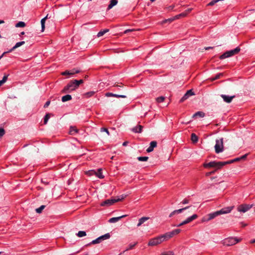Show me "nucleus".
<instances>
[{
	"label": "nucleus",
	"mask_w": 255,
	"mask_h": 255,
	"mask_svg": "<svg viewBox=\"0 0 255 255\" xmlns=\"http://www.w3.org/2000/svg\"><path fill=\"white\" fill-rule=\"evenodd\" d=\"M233 208H234L233 206L227 207L222 208L220 210L209 214L207 216L204 217L202 218V222H208L209 221L214 219L215 217H216L220 215L229 213L233 210Z\"/></svg>",
	"instance_id": "f257e3e1"
},
{
	"label": "nucleus",
	"mask_w": 255,
	"mask_h": 255,
	"mask_svg": "<svg viewBox=\"0 0 255 255\" xmlns=\"http://www.w3.org/2000/svg\"><path fill=\"white\" fill-rule=\"evenodd\" d=\"M241 241V239L237 237H229L225 239L222 241L223 245L226 246H231L236 244Z\"/></svg>",
	"instance_id": "f03ea898"
},
{
	"label": "nucleus",
	"mask_w": 255,
	"mask_h": 255,
	"mask_svg": "<svg viewBox=\"0 0 255 255\" xmlns=\"http://www.w3.org/2000/svg\"><path fill=\"white\" fill-rule=\"evenodd\" d=\"M240 48L239 47H236L235 49L226 51L222 55H221L219 58L220 59H224L233 56L234 55L238 54L240 51Z\"/></svg>",
	"instance_id": "7ed1b4c3"
},
{
	"label": "nucleus",
	"mask_w": 255,
	"mask_h": 255,
	"mask_svg": "<svg viewBox=\"0 0 255 255\" xmlns=\"http://www.w3.org/2000/svg\"><path fill=\"white\" fill-rule=\"evenodd\" d=\"M78 88V85L76 83H75L74 80H73L64 88L62 90V92L65 93H70L77 89Z\"/></svg>",
	"instance_id": "20e7f679"
},
{
	"label": "nucleus",
	"mask_w": 255,
	"mask_h": 255,
	"mask_svg": "<svg viewBox=\"0 0 255 255\" xmlns=\"http://www.w3.org/2000/svg\"><path fill=\"white\" fill-rule=\"evenodd\" d=\"M215 152L217 153H219L223 151V138H221L219 139L216 140V144L215 145Z\"/></svg>",
	"instance_id": "39448f33"
},
{
	"label": "nucleus",
	"mask_w": 255,
	"mask_h": 255,
	"mask_svg": "<svg viewBox=\"0 0 255 255\" xmlns=\"http://www.w3.org/2000/svg\"><path fill=\"white\" fill-rule=\"evenodd\" d=\"M203 166L205 168L214 167L218 169L221 168L220 161H213L209 163H205L203 164Z\"/></svg>",
	"instance_id": "423d86ee"
},
{
	"label": "nucleus",
	"mask_w": 255,
	"mask_h": 255,
	"mask_svg": "<svg viewBox=\"0 0 255 255\" xmlns=\"http://www.w3.org/2000/svg\"><path fill=\"white\" fill-rule=\"evenodd\" d=\"M110 237H111L110 234L109 233H107L104 235H102V236L98 237L96 239L92 241L91 242V244H99L101 242H102V241H103L104 240L109 239L110 238Z\"/></svg>",
	"instance_id": "0eeeda50"
},
{
	"label": "nucleus",
	"mask_w": 255,
	"mask_h": 255,
	"mask_svg": "<svg viewBox=\"0 0 255 255\" xmlns=\"http://www.w3.org/2000/svg\"><path fill=\"white\" fill-rule=\"evenodd\" d=\"M160 236L157 237L156 238H154L153 239H151L148 243V245L149 246H155L158 244H161L163 242L162 239H161Z\"/></svg>",
	"instance_id": "6e6552de"
},
{
	"label": "nucleus",
	"mask_w": 255,
	"mask_h": 255,
	"mask_svg": "<svg viewBox=\"0 0 255 255\" xmlns=\"http://www.w3.org/2000/svg\"><path fill=\"white\" fill-rule=\"evenodd\" d=\"M198 217V216L196 214H193L191 216H190L188 217L185 220L180 223L179 224H178L177 225H175V226H176L177 227H179L182 225L187 224L188 223H190L194 220H195Z\"/></svg>",
	"instance_id": "1a4fd4ad"
},
{
	"label": "nucleus",
	"mask_w": 255,
	"mask_h": 255,
	"mask_svg": "<svg viewBox=\"0 0 255 255\" xmlns=\"http://www.w3.org/2000/svg\"><path fill=\"white\" fill-rule=\"evenodd\" d=\"M252 206V205L242 204L238 206L237 210L240 212L245 213L249 210Z\"/></svg>",
	"instance_id": "9d476101"
},
{
	"label": "nucleus",
	"mask_w": 255,
	"mask_h": 255,
	"mask_svg": "<svg viewBox=\"0 0 255 255\" xmlns=\"http://www.w3.org/2000/svg\"><path fill=\"white\" fill-rule=\"evenodd\" d=\"M117 202L115 198L107 199L101 203L102 206H109L113 205L114 203Z\"/></svg>",
	"instance_id": "9b49d317"
},
{
	"label": "nucleus",
	"mask_w": 255,
	"mask_h": 255,
	"mask_svg": "<svg viewBox=\"0 0 255 255\" xmlns=\"http://www.w3.org/2000/svg\"><path fill=\"white\" fill-rule=\"evenodd\" d=\"M221 97L223 98L224 102L227 103H230L233 99L235 97V96H230L226 95H221Z\"/></svg>",
	"instance_id": "f8f14e48"
},
{
	"label": "nucleus",
	"mask_w": 255,
	"mask_h": 255,
	"mask_svg": "<svg viewBox=\"0 0 255 255\" xmlns=\"http://www.w3.org/2000/svg\"><path fill=\"white\" fill-rule=\"evenodd\" d=\"M189 207H190V206H187V207L182 208V209H180L178 210H175L173 211V212H172L170 214V215H169V217L170 218H171V217H173L174 215H175V214L181 213L183 211L188 209Z\"/></svg>",
	"instance_id": "ddd939ff"
},
{
	"label": "nucleus",
	"mask_w": 255,
	"mask_h": 255,
	"mask_svg": "<svg viewBox=\"0 0 255 255\" xmlns=\"http://www.w3.org/2000/svg\"><path fill=\"white\" fill-rule=\"evenodd\" d=\"M161 239H162V241L164 242V241L168 240V239H170L173 237L172 233L171 232H169L167 233H166L165 234L161 235Z\"/></svg>",
	"instance_id": "4468645a"
},
{
	"label": "nucleus",
	"mask_w": 255,
	"mask_h": 255,
	"mask_svg": "<svg viewBox=\"0 0 255 255\" xmlns=\"http://www.w3.org/2000/svg\"><path fill=\"white\" fill-rule=\"evenodd\" d=\"M157 146V142L156 141H152L150 143L149 146L147 148L146 151L150 152L153 150L154 147Z\"/></svg>",
	"instance_id": "2eb2a0df"
},
{
	"label": "nucleus",
	"mask_w": 255,
	"mask_h": 255,
	"mask_svg": "<svg viewBox=\"0 0 255 255\" xmlns=\"http://www.w3.org/2000/svg\"><path fill=\"white\" fill-rule=\"evenodd\" d=\"M127 215H124L120 217H113L109 219V222L111 223H114L116 222H118L120 220H121L122 218H123L124 217H127Z\"/></svg>",
	"instance_id": "dca6fc26"
},
{
	"label": "nucleus",
	"mask_w": 255,
	"mask_h": 255,
	"mask_svg": "<svg viewBox=\"0 0 255 255\" xmlns=\"http://www.w3.org/2000/svg\"><path fill=\"white\" fill-rule=\"evenodd\" d=\"M25 43V41H20V42H17L15 45L12 48H11L9 50H8V51H6V52H12V51H13L14 49H15L16 48L22 46V45H23Z\"/></svg>",
	"instance_id": "f3484780"
},
{
	"label": "nucleus",
	"mask_w": 255,
	"mask_h": 255,
	"mask_svg": "<svg viewBox=\"0 0 255 255\" xmlns=\"http://www.w3.org/2000/svg\"><path fill=\"white\" fill-rule=\"evenodd\" d=\"M79 130L74 126H71L69 129V133L71 135H74L78 132Z\"/></svg>",
	"instance_id": "a211bd4d"
},
{
	"label": "nucleus",
	"mask_w": 255,
	"mask_h": 255,
	"mask_svg": "<svg viewBox=\"0 0 255 255\" xmlns=\"http://www.w3.org/2000/svg\"><path fill=\"white\" fill-rule=\"evenodd\" d=\"M142 127L140 125L137 126L131 129V130L135 133H140L141 132Z\"/></svg>",
	"instance_id": "6ab92c4d"
},
{
	"label": "nucleus",
	"mask_w": 255,
	"mask_h": 255,
	"mask_svg": "<svg viewBox=\"0 0 255 255\" xmlns=\"http://www.w3.org/2000/svg\"><path fill=\"white\" fill-rule=\"evenodd\" d=\"M149 219V217H143L140 218L138 220V223L137 224V227H140L142 224H143L145 222L148 220Z\"/></svg>",
	"instance_id": "aec40b11"
},
{
	"label": "nucleus",
	"mask_w": 255,
	"mask_h": 255,
	"mask_svg": "<svg viewBox=\"0 0 255 255\" xmlns=\"http://www.w3.org/2000/svg\"><path fill=\"white\" fill-rule=\"evenodd\" d=\"M95 175L100 179H103L104 178V176L103 175L101 168H99L97 171H96Z\"/></svg>",
	"instance_id": "412c9836"
},
{
	"label": "nucleus",
	"mask_w": 255,
	"mask_h": 255,
	"mask_svg": "<svg viewBox=\"0 0 255 255\" xmlns=\"http://www.w3.org/2000/svg\"><path fill=\"white\" fill-rule=\"evenodd\" d=\"M118 3V0H111L110 3L109 5H108V9H110L112 8L113 6L116 5Z\"/></svg>",
	"instance_id": "4be33fe9"
},
{
	"label": "nucleus",
	"mask_w": 255,
	"mask_h": 255,
	"mask_svg": "<svg viewBox=\"0 0 255 255\" xmlns=\"http://www.w3.org/2000/svg\"><path fill=\"white\" fill-rule=\"evenodd\" d=\"M72 99V97L70 95H66L65 96H64L62 97V101L63 102H65L68 101H70Z\"/></svg>",
	"instance_id": "5701e85b"
},
{
	"label": "nucleus",
	"mask_w": 255,
	"mask_h": 255,
	"mask_svg": "<svg viewBox=\"0 0 255 255\" xmlns=\"http://www.w3.org/2000/svg\"><path fill=\"white\" fill-rule=\"evenodd\" d=\"M204 116H205L204 113H203V112L199 111V112L195 113L193 115V117L194 118V117H199L203 118Z\"/></svg>",
	"instance_id": "b1692460"
},
{
	"label": "nucleus",
	"mask_w": 255,
	"mask_h": 255,
	"mask_svg": "<svg viewBox=\"0 0 255 255\" xmlns=\"http://www.w3.org/2000/svg\"><path fill=\"white\" fill-rule=\"evenodd\" d=\"M109 31V29H105L103 30H101L100 31H99L98 34H97V36L98 37H100L102 36H103L104 34H105L106 33L108 32Z\"/></svg>",
	"instance_id": "393cba45"
},
{
	"label": "nucleus",
	"mask_w": 255,
	"mask_h": 255,
	"mask_svg": "<svg viewBox=\"0 0 255 255\" xmlns=\"http://www.w3.org/2000/svg\"><path fill=\"white\" fill-rule=\"evenodd\" d=\"M47 16L48 15H46L45 17L43 18L41 20V29H42V31L44 30V29L45 28V22L46 19L47 18Z\"/></svg>",
	"instance_id": "a878e982"
},
{
	"label": "nucleus",
	"mask_w": 255,
	"mask_h": 255,
	"mask_svg": "<svg viewBox=\"0 0 255 255\" xmlns=\"http://www.w3.org/2000/svg\"><path fill=\"white\" fill-rule=\"evenodd\" d=\"M95 92L94 91L88 92L84 94V96L86 98H89L93 96L95 94Z\"/></svg>",
	"instance_id": "bb28decb"
},
{
	"label": "nucleus",
	"mask_w": 255,
	"mask_h": 255,
	"mask_svg": "<svg viewBox=\"0 0 255 255\" xmlns=\"http://www.w3.org/2000/svg\"><path fill=\"white\" fill-rule=\"evenodd\" d=\"M126 196H127L126 195L123 194L117 197L116 198H115L116 202L122 201V200L124 199L126 197Z\"/></svg>",
	"instance_id": "cd10ccee"
},
{
	"label": "nucleus",
	"mask_w": 255,
	"mask_h": 255,
	"mask_svg": "<svg viewBox=\"0 0 255 255\" xmlns=\"http://www.w3.org/2000/svg\"><path fill=\"white\" fill-rule=\"evenodd\" d=\"M233 162H234V160H232L227 161H220L221 168L227 164L232 163Z\"/></svg>",
	"instance_id": "c85d7f7f"
},
{
	"label": "nucleus",
	"mask_w": 255,
	"mask_h": 255,
	"mask_svg": "<svg viewBox=\"0 0 255 255\" xmlns=\"http://www.w3.org/2000/svg\"><path fill=\"white\" fill-rule=\"evenodd\" d=\"M198 138L195 133H192L191 140L193 142H196L198 141Z\"/></svg>",
	"instance_id": "c756f323"
},
{
	"label": "nucleus",
	"mask_w": 255,
	"mask_h": 255,
	"mask_svg": "<svg viewBox=\"0 0 255 255\" xmlns=\"http://www.w3.org/2000/svg\"><path fill=\"white\" fill-rule=\"evenodd\" d=\"M77 235L80 238L85 237L86 236V233L85 231H80L78 232V233L77 234Z\"/></svg>",
	"instance_id": "7c9ffc66"
},
{
	"label": "nucleus",
	"mask_w": 255,
	"mask_h": 255,
	"mask_svg": "<svg viewBox=\"0 0 255 255\" xmlns=\"http://www.w3.org/2000/svg\"><path fill=\"white\" fill-rule=\"evenodd\" d=\"M25 26V22H24L23 21H19L15 25V26L16 27H23Z\"/></svg>",
	"instance_id": "2f4dec72"
},
{
	"label": "nucleus",
	"mask_w": 255,
	"mask_h": 255,
	"mask_svg": "<svg viewBox=\"0 0 255 255\" xmlns=\"http://www.w3.org/2000/svg\"><path fill=\"white\" fill-rule=\"evenodd\" d=\"M137 244V243H135L134 244H130L128 245V248L124 252H125L126 251H128V250H131L133 248V247Z\"/></svg>",
	"instance_id": "473e14b6"
},
{
	"label": "nucleus",
	"mask_w": 255,
	"mask_h": 255,
	"mask_svg": "<svg viewBox=\"0 0 255 255\" xmlns=\"http://www.w3.org/2000/svg\"><path fill=\"white\" fill-rule=\"evenodd\" d=\"M45 205H41L40 207L36 209V212L37 213H41L42 210L45 208Z\"/></svg>",
	"instance_id": "72a5a7b5"
},
{
	"label": "nucleus",
	"mask_w": 255,
	"mask_h": 255,
	"mask_svg": "<svg viewBox=\"0 0 255 255\" xmlns=\"http://www.w3.org/2000/svg\"><path fill=\"white\" fill-rule=\"evenodd\" d=\"M8 77V75H4L2 79L1 80H0V86L2 85L3 84H4L7 80Z\"/></svg>",
	"instance_id": "f704fd0d"
},
{
	"label": "nucleus",
	"mask_w": 255,
	"mask_h": 255,
	"mask_svg": "<svg viewBox=\"0 0 255 255\" xmlns=\"http://www.w3.org/2000/svg\"><path fill=\"white\" fill-rule=\"evenodd\" d=\"M148 158L147 156H139L137 157V159L140 161H146Z\"/></svg>",
	"instance_id": "c9c22d12"
},
{
	"label": "nucleus",
	"mask_w": 255,
	"mask_h": 255,
	"mask_svg": "<svg viewBox=\"0 0 255 255\" xmlns=\"http://www.w3.org/2000/svg\"><path fill=\"white\" fill-rule=\"evenodd\" d=\"M181 232V230L179 229H175L172 231L171 232L172 233V236H174L175 235L178 234Z\"/></svg>",
	"instance_id": "e433bc0d"
},
{
	"label": "nucleus",
	"mask_w": 255,
	"mask_h": 255,
	"mask_svg": "<svg viewBox=\"0 0 255 255\" xmlns=\"http://www.w3.org/2000/svg\"><path fill=\"white\" fill-rule=\"evenodd\" d=\"M186 95L189 97H190L191 96H193L194 95V93L193 92L192 90H189L187 91V92L185 93Z\"/></svg>",
	"instance_id": "4c0bfd02"
},
{
	"label": "nucleus",
	"mask_w": 255,
	"mask_h": 255,
	"mask_svg": "<svg viewBox=\"0 0 255 255\" xmlns=\"http://www.w3.org/2000/svg\"><path fill=\"white\" fill-rule=\"evenodd\" d=\"M165 100L164 97L161 96L156 98V100L157 103H161Z\"/></svg>",
	"instance_id": "58836bf2"
},
{
	"label": "nucleus",
	"mask_w": 255,
	"mask_h": 255,
	"mask_svg": "<svg viewBox=\"0 0 255 255\" xmlns=\"http://www.w3.org/2000/svg\"><path fill=\"white\" fill-rule=\"evenodd\" d=\"M86 174L90 176L94 175L96 174V171L94 170H89L86 172Z\"/></svg>",
	"instance_id": "ea45409f"
},
{
	"label": "nucleus",
	"mask_w": 255,
	"mask_h": 255,
	"mask_svg": "<svg viewBox=\"0 0 255 255\" xmlns=\"http://www.w3.org/2000/svg\"><path fill=\"white\" fill-rule=\"evenodd\" d=\"M50 118V116H49V114H47L45 117H44V124H46L48 120Z\"/></svg>",
	"instance_id": "a19ab883"
},
{
	"label": "nucleus",
	"mask_w": 255,
	"mask_h": 255,
	"mask_svg": "<svg viewBox=\"0 0 255 255\" xmlns=\"http://www.w3.org/2000/svg\"><path fill=\"white\" fill-rule=\"evenodd\" d=\"M187 12H185V11H184V12H182V13H180V14H178V15H176V17L177 18H179L180 16H183V17H184V16H186V15H187Z\"/></svg>",
	"instance_id": "79ce46f5"
},
{
	"label": "nucleus",
	"mask_w": 255,
	"mask_h": 255,
	"mask_svg": "<svg viewBox=\"0 0 255 255\" xmlns=\"http://www.w3.org/2000/svg\"><path fill=\"white\" fill-rule=\"evenodd\" d=\"M80 72V70L78 69H73L70 72V74L73 75L75 73H78Z\"/></svg>",
	"instance_id": "37998d69"
},
{
	"label": "nucleus",
	"mask_w": 255,
	"mask_h": 255,
	"mask_svg": "<svg viewBox=\"0 0 255 255\" xmlns=\"http://www.w3.org/2000/svg\"><path fill=\"white\" fill-rule=\"evenodd\" d=\"M188 98V97L187 96V95H186L185 94H184V95L182 97V98L180 99V102H183V101H184L185 100H187V99Z\"/></svg>",
	"instance_id": "c03bdc74"
},
{
	"label": "nucleus",
	"mask_w": 255,
	"mask_h": 255,
	"mask_svg": "<svg viewBox=\"0 0 255 255\" xmlns=\"http://www.w3.org/2000/svg\"><path fill=\"white\" fill-rule=\"evenodd\" d=\"M188 98V97L187 96V95H186L185 94H184V95L182 97V98L180 99V102H183V101H184L185 100H187V99Z\"/></svg>",
	"instance_id": "a18cd8bd"
},
{
	"label": "nucleus",
	"mask_w": 255,
	"mask_h": 255,
	"mask_svg": "<svg viewBox=\"0 0 255 255\" xmlns=\"http://www.w3.org/2000/svg\"><path fill=\"white\" fill-rule=\"evenodd\" d=\"M188 98V97L187 96V95H186L185 94H184V95L182 97V98L180 99V102H183V101H184L185 100H187V99Z\"/></svg>",
	"instance_id": "49530a36"
},
{
	"label": "nucleus",
	"mask_w": 255,
	"mask_h": 255,
	"mask_svg": "<svg viewBox=\"0 0 255 255\" xmlns=\"http://www.w3.org/2000/svg\"><path fill=\"white\" fill-rule=\"evenodd\" d=\"M114 97H117V98H125L127 97V96L126 95H118V94H114Z\"/></svg>",
	"instance_id": "de8ad7c7"
},
{
	"label": "nucleus",
	"mask_w": 255,
	"mask_h": 255,
	"mask_svg": "<svg viewBox=\"0 0 255 255\" xmlns=\"http://www.w3.org/2000/svg\"><path fill=\"white\" fill-rule=\"evenodd\" d=\"M74 81L78 85V87L79 86L80 84H82L84 82V81L83 80H74Z\"/></svg>",
	"instance_id": "09e8293b"
},
{
	"label": "nucleus",
	"mask_w": 255,
	"mask_h": 255,
	"mask_svg": "<svg viewBox=\"0 0 255 255\" xmlns=\"http://www.w3.org/2000/svg\"><path fill=\"white\" fill-rule=\"evenodd\" d=\"M5 133V131L3 128H0V138Z\"/></svg>",
	"instance_id": "8fccbe9b"
},
{
	"label": "nucleus",
	"mask_w": 255,
	"mask_h": 255,
	"mask_svg": "<svg viewBox=\"0 0 255 255\" xmlns=\"http://www.w3.org/2000/svg\"><path fill=\"white\" fill-rule=\"evenodd\" d=\"M101 132L105 131V132H106L107 133L108 135H110L109 131L108 129L107 128H101Z\"/></svg>",
	"instance_id": "3c124183"
},
{
	"label": "nucleus",
	"mask_w": 255,
	"mask_h": 255,
	"mask_svg": "<svg viewBox=\"0 0 255 255\" xmlns=\"http://www.w3.org/2000/svg\"><path fill=\"white\" fill-rule=\"evenodd\" d=\"M222 75H223L222 73H219V74H217V75H216V76L214 78H213L212 80H217V79L220 78V76H221Z\"/></svg>",
	"instance_id": "603ef678"
},
{
	"label": "nucleus",
	"mask_w": 255,
	"mask_h": 255,
	"mask_svg": "<svg viewBox=\"0 0 255 255\" xmlns=\"http://www.w3.org/2000/svg\"><path fill=\"white\" fill-rule=\"evenodd\" d=\"M189 200L186 198L184 199L182 202H181V203H182L183 204H188L189 203Z\"/></svg>",
	"instance_id": "864d4df0"
},
{
	"label": "nucleus",
	"mask_w": 255,
	"mask_h": 255,
	"mask_svg": "<svg viewBox=\"0 0 255 255\" xmlns=\"http://www.w3.org/2000/svg\"><path fill=\"white\" fill-rule=\"evenodd\" d=\"M173 253L172 252H169L167 253H164L161 254V255H173Z\"/></svg>",
	"instance_id": "5fc2aeb1"
},
{
	"label": "nucleus",
	"mask_w": 255,
	"mask_h": 255,
	"mask_svg": "<svg viewBox=\"0 0 255 255\" xmlns=\"http://www.w3.org/2000/svg\"><path fill=\"white\" fill-rule=\"evenodd\" d=\"M114 94L112 93H107L106 94V96L109 97H114Z\"/></svg>",
	"instance_id": "6e6d98bb"
},
{
	"label": "nucleus",
	"mask_w": 255,
	"mask_h": 255,
	"mask_svg": "<svg viewBox=\"0 0 255 255\" xmlns=\"http://www.w3.org/2000/svg\"><path fill=\"white\" fill-rule=\"evenodd\" d=\"M62 75H71V74H70V72H69L68 71H65L62 73Z\"/></svg>",
	"instance_id": "4d7b16f0"
},
{
	"label": "nucleus",
	"mask_w": 255,
	"mask_h": 255,
	"mask_svg": "<svg viewBox=\"0 0 255 255\" xmlns=\"http://www.w3.org/2000/svg\"><path fill=\"white\" fill-rule=\"evenodd\" d=\"M50 101H47L44 105V108H46L48 107L49 106V105H50Z\"/></svg>",
	"instance_id": "13d9d810"
},
{
	"label": "nucleus",
	"mask_w": 255,
	"mask_h": 255,
	"mask_svg": "<svg viewBox=\"0 0 255 255\" xmlns=\"http://www.w3.org/2000/svg\"><path fill=\"white\" fill-rule=\"evenodd\" d=\"M132 31H133V29H128L124 31V33L126 34V33H127L129 32Z\"/></svg>",
	"instance_id": "bf43d9fd"
},
{
	"label": "nucleus",
	"mask_w": 255,
	"mask_h": 255,
	"mask_svg": "<svg viewBox=\"0 0 255 255\" xmlns=\"http://www.w3.org/2000/svg\"><path fill=\"white\" fill-rule=\"evenodd\" d=\"M248 155V154H246L243 156H242L241 157H240V159H245L247 156Z\"/></svg>",
	"instance_id": "052dcab7"
},
{
	"label": "nucleus",
	"mask_w": 255,
	"mask_h": 255,
	"mask_svg": "<svg viewBox=\"0 0 255 255\" xmlns=\"http://www.w3.org/2000/svg\"><path fill=\"white\" fill-rule=\"evenodd\" d=\"M192 8H188L187 9H186L185 12H187V14L189 13L191 10H192Z\"/></svg>",
	"instance_id": "680f3d73"
},
{
	"label": "nucleus",
	"mask_w": 255,
	"mask_h": 255,
	"mask_svg": "<svg viewBox=\"0 0 255 255\" xmlns=\"http://www.w3.org/2000/svg\"><path fill=\"white\" fill-rule=\"evenodd\" d=\"M213 48V47H207L205 48V50H209V49H212Z\"/></svg>",
	"instance_id": "e2e57ef3"
},
{
	"label": "nucleus",
	"mask_w": 255,
	"mask_h": 255,
	"mask_svg": "<svg viewBox=\"0 0 255 255\" xmlns=\"http://www.w3.org/2000/svg\"><path fill=\"white\" fill-rule=\"evenodd\" d=\"M7 53V52H3V53H2V54L1 55H0V59H1L3 56V55H4L5 54H6V53Z\"/></svg>",
	"instance_id": "0e129e2a"
},
{
	"label": "nucleus",
	"mask_w": 255,
	"mask_h": 255,
	"mask_svg": "<svg viewBox=\"0 0 255 255\" xmlns=\"http://www.w3.org/2000/svg\"><path fill=\"white\" fill-rule=\"evenodd\" d=\"M127 144H128V142L127 141H125V142H123V146H126L127 145Z\"/></svg>",
	"instance_id": "69168bd1"
},
{
	"label": "nucleus",
	"mask_w": 255,
	"mask_h": 255,
	"mask_svg": "<svg viewBox=\"0 0 255 255\" xmlns=\"http://www.w3.org/2000/svg\"><path fill=\"white\" fill-rule=\"evenodd\" d=\"M214 173V171H212V172H209V173H207V175H210L211 174H213Z\"/></svg>",
	"instance_id": "338daca9"
},
{
	"label": "nucleus",
	"mask_w": 255,
	"mask_h": 255,
	"mask_svg": "<svg viewBox=\"0 0 255 255\" xmlns=\"http://www.w3.org/2000/svg\"><path fill=\"white\" fill-rule=\"evenodd\" d=\"M254 243H255V239L251 241V243L253 244Z\"/></svg>",
	"instance_id": "774afa93"
}]
</instances>
